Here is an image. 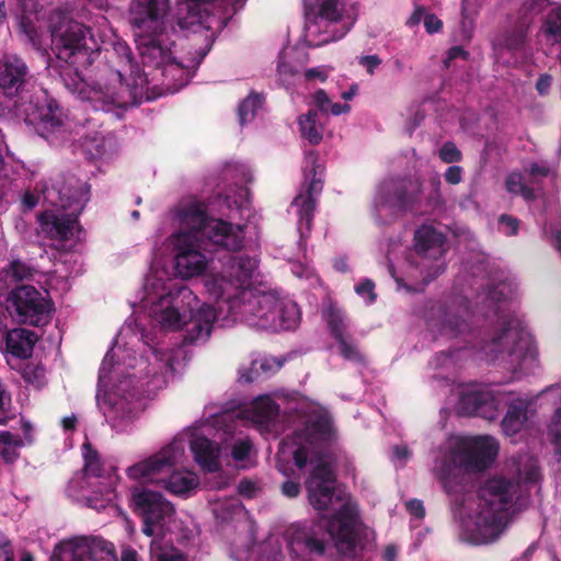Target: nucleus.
<instances>
[{"label":"nucleus","mask_w":561,"mask_h":561,"mask_svg":"<svg viewBox=\"0 0 561 561\" xmlns=\"http://www.w3.org/2000/svg\"><path fill=\"white\" fill-rule=\"evenodd\" d=\"M237 419L257 427L261 432L277 434L284 431L283 422L294 427V434L280 443L277 468L285 476L294 474L293 465L301 470L311 466L307 492L310 504L318 511L330 506L334 514L325 527L337 550L350 553L356 546L362 525L357 519V507L348 494L335 493V478L331 456L324 444L332 437V424L328 412L319 404L299 399L293 414L280 415L278 404L270 394L256 397L248 407L234 413H222L214 419V425L222 431L224 450L229 454L230 466L249 468L253 465V445L242 432H237Z\"/></svg>","instance_id":"f257e3e1"},{"label":"nucleus","mask_w":561,"mask_h":561,"mask_svg":"<svg viewBox=\"0 0 561 561\" xmlns=\"http://www.w3.org/2000/svg\"><path fill=\"white\" fill-rule=\"evenodd\" d=\"M55 67L65 87L94 110L126 108L151 100L149 81L134 62L131 50L108 21L101 16L94 28L60 13L51 16Z\"/></svg>","instance_id":"f03ea898"},{"label":"nucleus","mask_w":561,"mask_h":561,"mask_svg":"<svg viewBox=\"0 0 561 561\" xmlns=\"http://www.w3.org/2000/svg\"><path fill=\"white\" fill-rule=\"evenodd\" d=\"M511 285L501 283L486 297L488 311H473L465 298L439 307L430 321L434 339H459L460 347L437 353L430 365L454 371L472 355L500 362L514 375L530 374L537 366V348L523 320L515 312Z\"/></svg>","instance_id":"7ed1b4c3"},{"label":"nucleus","mask_w":561,"mask_h":561,"mask_svg":"<svg viewBox=\"0 0 561 561\" xmlns=\"http://www.w3.org/2000/svg\"><path fill=\"white\" fill-rule=\"evenodd\" d=\"M180 350L161 345L137 323H125L99 371L96 400L106 422L118 434L129 433L144 404L141 396L164 388Z\"/></svg>","instance_id":"20e7f679"},{"label":"nucleus","mask_w":561,"mask_h":561,"mask_svg":"<svg viewBox=\"0 0 561 561\" xmlns=\"http://www.w3.org/2000/svg\"><path fill=\"white\" fill-rule=\"evenodd\" d=\"M254 256H231L220 271H210L203 278L208 299L217 306L224 325L243 322L260 330H293L300 321L295 301L282 297L260 279Z\"/></svg>","instance_id":"39448f33"},{"label":"nucleus","mask_w":561,"mask_h":561,"mask_svg":"<svg viewBox=\"0 0 561 561\" xmlns=\"http://www.w3.org/2000/svg\"><path fill=\"white\" fill-rule=\"evenodd\" d=\"M512 478L489 479L476 496L466 497L455 510L460 540L474 546L495 542L506 530L511 512L527 506L541 489L537 460L523 454L508 465Z\"/></svg>","instance_id":"423d86ee"},{"label":"nucleus","mask_w":561,"mask_h":561,"mask_svg":"<svg viewBox=\"0 0 561 561\" xmlns=\"http://www.w3.org/2000/svg\"><path fill=\"white\" fill-rule=\"evenodd\" d=\"M162 255L154 249L141 297L130 302L134 312H145L165 331L181 332L190 343L207 341L218 319L217 306L201 301L188 286L170 277Z\"/></svg>","instance_id":"0eeeda50"},{"label":"nucleus","mask_w":561,"mask_h":561,"mask_svg":"<svg viewBox=\"0 0 561 561\" xmlns=\"http://www.w3.org/2000/svg\"><path fill=\"white\" fill-rule=\"evenodd\" d=\"M453 392L457 398L455 410L461 415L480 416L493 421L497 419L502 407L507 404L501 427L508 437H514L528 428V412L537 401L541 402L539 393L533 397H522L507 392L495 385L477 382L459 383Z\"/></svg>","instance_id":"6e6552de"},{"label":"nucleus","mask_w":561,"mask_h":561,"mask_svg":"<svg viewBox=\"0 0 561 561\" xmlns=\"http://www.w3.org/2000/svg\"><path fill=\"white\" fill-rule=\"evenodd\" d=\"M497 454L499 443L492 436H449L434 451L433 472L446 492L454 495L462 490V470H484Z\"/></svg>","instance_id":"1a4fd4ad"},{"label":"nucleus","mask_w":561,"mask_h":561,"mask_svg":"<svg viewBox=\"0 0 561 561\" xmlns=\"http://www.w3.org/2000/svg\"><path fill=\"white\" fill-rule=\"evenodd\" d=\"M184 437H174L156 453L128 466L125 473L129 480L154 484L178 496H190L199 486V478L190 469H174L185 458Z\"/></svg>","instance_id":"9d476101"},{"label":"nucleus","mask_w":561,"mask_h":561,"mask_svg":"<svg viewBox=\"0 0 561 561\" xmlns=\"http://www.w3.org/2000/svg\"><path fill=\"white\" fill-rule=\"evenodd\" d=\"M90 197L85 182L70 179L64 184H54L44 191V198L54 209L39 216V229L56 247L71 248L81 232L78 216Z\"/></svg>","instance_id":"9b49d317"},{"label":"nucleus","mask_w":561,"mask_h":561,"mask_svg":"<svg viewBox=\"0 0 561 561\" xmlns=\"http://www.w3.org/2000/svg\"><path fill=\"white\" fill-rule=\"evenodd\" d=\"M448 249L446 234L433 224H423L414 232V254L407 257L398 268L388 253L389 272L399 287L419 290L444 272Z\"/></svg>","instance_id":"f8f14e48"},{"label":"nucleus","mask_w":561,"mask_h":561,"mask_svg":"<svg viewBox=\"0 0 561 561\" xmlns=\"http://www.w3.org/2000/svg\"><path fill=\"white\" fill-rule=\"evenodd\" d=\"M130 507L142 518L141 531L153 537L150 545V561H187L185 554L174 548L164 537L179 529L175 511L160 492L146 488L131 489Z\"/></svg>","instance_id":"ddd939ff"},{"label":"nucleus","mask_w":561,"mask_h":561,"mask_svg":"<svg viewBox=\"0 0 561 561\" xmlns=\"http://www.w3.org/2000/svg\"><path fill=\"white\" fill-rule=\"evenodd\" d=\"M130 507L142 518L141 531L153 537L150 545V561H187L185 554L174 548L164 537L179 529L175 511L160 492L146 488L131 489Z\"/></svg>","instance_id":"4468645a"},{"label":"nucleus","mask_w":561,"mask_h":561,"mask_svg":"<svg viewBox=\"0 0 561 561\" xmlns=\"http://www.w3.org/2000/svg\"><path fill=\"white\" fill-rule=\"evenodd\" d=\"M167 219L174 228L172 234L192 239L205 237L214 245L228 251H238L243 247V226L207 218L205 204L195 196H185L176 202L168 211Z\"/></svg>","instance_id":"2eb2a0df"},{"label":"nucleus","mask_w":561,"mask_h":561,"mask_svg":"<svg viewBox=\"0 0 561 561\" xmlns=\"http://www.w3.org/2000/svg\"><path fill=\"white\" fill-rule=\"evenodd\" d=\"M84 466L68 482L67 495L90 508L101 511L116 497L119 476L115 468L105 469L89 443L82 446Z\"/></svg>","instance_id":"dca6fc26"},{"label":"nucleus","mask_w":561,"mask_h":561,"mask_svg":"<svg viewBox=\"0 0 561 561\" xmlns=\"http://www.w3.org/2000/svg\"><path fill=\"white\" fill-rule=\"evenodd\" d=\"M306 12L305 42L320 47L342 39L355 23L345 0H302Z\"/></svg>","instance_id":"f3484780"},{"label":"nucleus","mask_w":561,"mask_h":561,"mask_svg":"<svg viewBox=\"0 0 561 561\" xmlns=\"http://www.w3.org/2000/svg\"><path fill=\"white\" fill-rule=\"evenodd\" d=\"M24 121L35 133L53 146H60L72 140L79 134V126L73 124L54 100L31 102L22 110Z\"/></svg>","instance_id":"a211bd4d"},{"label":"nucleus","mask_w":561,"mask_h":561,"mask_svg":"<svg viewBox=\"0 0 561 561\" xmlns=\"http://www.w3.org/2000/svg\"><path fill=\"white\" fill-rule=\"evenodd\" d=\"M305 183L302 190L294 198L289 206V214L297 217V225L300 234L302 228L310 229L316 207V197L321 193L323 187V168L318 163V156L314 151H308L304 161Z\"/></svg>","instance_id":"6ab92c4d"},{"label":"nucleus","mask_w":561,"mask_h":561,"mask_svg":"<svg viewBox=\"0 0 561 561\" xmlns=\"http://www.w3.org/2000/svg\"><path fill=\"white\" fill-rule=\"evenodd\" d=\"M8 309L19 322L41 325L49 320L51 305L36 288L22 285L11 290Z\"/></svg>","instance_id":"aec40b11"},{"label":"nucleus","mask_w":561,"mask_h":561,"mask_svg":"<svg viewBox=\"0 0 561 561\" xmlns=\"http://www.w3.org/2000/svg\"><path fill=\"white\" fill-rule=\"evenodd\" d=\"M432 192L427 196L426 206L421 209L416 206L420 201L419 195L408 196L407 193L399 192L394 182L382 183L375 197V207L379 215L386 208L411 209L415 213L434 211L444 205L440 193V180L435 176L431 180Z\"/></svg>","instance_id":"412c9836"},{"label":"nucleus","mask_w":561,"mask_h":561,"mask_svg":"<svg viewBox=\"0 0 561 561\" xmlns=\"http://www.w3.org/2000/svg\"><path fill=\"white\" fill-rule=\"evenodd\" d=\"M198 240L182 234H170L167 239L173 252L174 275L180 279L188 280L207 271L210 260L201 251Z\"/></svg>","instance_id":"4be33fe9"},{"label":"nucleus","mask_w":561,"mask_h":561,"mask_svg":"<svg viewBox=\"0 0 561 561\" xmlns=\"http://www.w3.org/2000/svg\"><path fill=\"white\" fill-rule=\"evenodd\" d=\"M211 427H215L214 421L211 424L207 423L199 428L188 430L175 437L185 438L186 445H190L195 462L203 470L215 472L222 466H230V458L229 454L224 450V440L219 446L205 436V434H210ZM216 428L218 427L216 426Z\"/></svg>","instance_id":"5701e85b"},{"label":"nucleus","mask_w":561,"mask_h":561,"mask_svg":"<svg viewBox=\"0 0 561 561\" xmlns=\"http://www.w3.org/2000/svg\"><path fill=\"white\" fill-rule=\"evenodd\" d=\"M58 561H116L113 543L96 536H80L61 541L55 550Z\"/></svg>","instance_id":"b1692460"},{"label":"nucleus","mask_w":561,"mask_h":561,"mask_svg":"<svg viewBox=\"0 0 561 561\" xmlns=\"http://www.w3.org/2000/svg\"><path fill=\"white\" fill-rule=\"evenodd\" d=\"M528 30L526 23L518 22L495 37L493 51L497 62L517 65L524 60L527 55Z\"/></svg>","instance_id":"393cba45"},{"label":"nucleus","mask_w":561,"mask_h":561,"mask_svg":"<svg viewBox=\"0 0 561 561\" xmlns=\"http://www.w3.org/2000/svg\"><path fill=\"white\" fill-rule=\"evenodd\" d=\"M170 0H131L129 21L134 32H158L167 30Z\"/></svg>","instance_id":"a878e982"},{"label":"nucleus","mask_w":561,"mask_h":561,"mask_svg":"<svg viewBox=\"0 0 561 561\" xmlns=\"http://www.w3.org/2000/svg\"><path fill=\"white\" fill-rule=\"evenodd\" d=\"M208 49H201L187 57L180 59L171 57L161 68V76L164 78L162 82V91L157 95L164 93H175L185 87L193 77L195 70L206 56Z\"/></svg>","instance_id":"bb28decb"},{"label":"nucleus","mask_w":561,"mask_h":561,"mask_svg":"<svg viewBox=\"0 0 561 561\" xmlns=\"http://www.w3.org/2000/svg\"><path fill=\"white\" fill-rule=\"evenodd\" d=\"M134 33L144 65L161 69L173 56L171 45L174 43L168 42L167 30L158 32L136 31Z\"/></svg>","instance_id":"cd10ccee"},{"label":"nucleus","mask_w":561,"mask_h":561,"mask_svg":"<svg viewBox=\"0 0 561 561\" xmlns=\"http://www.w3.org/2000/svg\"><path fill=\"white\" fill-rule=\"evenodd\" d=\"M28 69L19 56L5 54L0 58V90L7 96H15L26 82Z\"/></svg>","instance_id":"c85d7f7f"},{"label":"nucleus","mask_w":561,"mask_h":561,"mask_svg":"<svg viewBox=\"0 0 561 561\" xmlns=\"http://www.w3.org/2000/svg\"><path fill=\"white\" fill-rule=\"evenodd\" d=\"M322 317L327 322V325L339 343V350L341 355L345 359L358 360L360 358L356 346L352 343L346 334L347 324L345 317L340 308L333 305H329L322 312Z\"/></svg>","instance_id":"c756f323"},{"label":"nucleus","mask_w":561,"mask_h":561,"mask_svg":"<svg viewBox=\"0 0 561 561\" xmlns=\"http://www.w3.org/2000/svg\"><path fill=\"white\" fill-rule=\"evenodd\" d=\"M286 538L293 561H297L299 557L305 561L307 552L322 553L324 550L323 541L314 538L309 528L299 523L287 529Z\"/></svg>","instance_id":"7c9ffc66"},{"label":"nucleus","mask_w":561,"mask_h":561,"mask_svg":"<svg viewBox=\"0 0 561 561\" xmlns=\"http://www.w3.org/2000/svg\"><path fill=\"white\" fill-rule=\"evenodd\" d=\"M541 403L556 405L547 425V432L559 454L558 478L561 480V381L539 392Z\"/></svg>","instance_id":"2f4dec72"},{"label":"nucleus","mask_w":561,"mask_h":561,"mask_svg":"<svg viewBox=\"0 0 561 561\" xmlns=\"http://www.w3.org/2000/svg\"><path fill=\"white\" fill-rule=\"evenodd\" d=\"M24 438L8 431L0 432V457L8 463L14 462L19 457V449L25 444L33 442V426L30 422H22Z\"/></svg>","instance_id":"473e14b6"},{"label":"nucleus","mask_w":561,"mask_h":561,"mask_svg":"<svg viewBox=\"0 0 561 561\" xmlns=\"http://www.w3.org/2000/svg\"><path fill=\"white\" fill-rule=\"evenodd\" d=\"M36 342L35 333L26 329H13L7 333V351L15 357L27 358Z\"/></svg>","instance_id":"72a5a7b5"},{"label":"nucleus","mask_w":561,"mask_h":561,"mask_svg":"<svg viewBox=\"0 0 561 561\" xmlns=\"http://www.w3.org/2000/svg\"><path fill=\"white\" fill-rule=\"evenodd\" d=\"M297 125L300 137L311 145L321 142L324 133V125L319 121V113L317 110H309L308 112L297 117Z\"/></svg>","instance_id":"f704fd0d"},{"label":"nucleus","mask_w":561,"mask_h":561,"mask_svg":"<svg viewBox=\"0 0 561 561\" xmlns=\"http://www.w3.org/2000/svg\"><path fill=\"white\" fill-rule=\"evenodd\" d=\"M538 35L547 44H561V3H554L547 11Z\"/></svg>","instance_id":"c9c22d12"},{"label":"nucleus","mask_w":561,"mask_h":561,"mask_svg":"<svg viewBox=\"0 0 561 561\" xmlns=\"http://www.w3.org/2000/svg\"><path fill=\"white\" fill-rule=\"evenodd\" d=\"M311 104L322 114H330L333 116L348 114L352 108L348 103H334L322 89H318L311 94Z\"/></svg>","instance_id":"e433bc0d"},{"label":"nucleus","mask_w":561,"mask_h":561,"mask_svg":"<svg viewBox=\"0 0 561 561\" xmlns=\"http://www.w3.org/2000/svg\"><path fill=\"white\" fill-rule=\"evenodd\" d=\"M213 512L215 516L222 520H230L245 515L244 507L236 497L216 501L213 504Z\"/></svg>","instance_id":"4c0bfd02"},{"label":"nucleus","mask_w":561,"mask_h":561,"mask_svg":"<svg viewBox=\"0 0 561 561\" xmlns=\"http://www.w3.org/2000/svg\"><path fill=\"white\" fill-rule=\"evenodd\" d=\"M263 98L261 94L251 93L239 105L238 114L241 125L251 122L257 110L262 106Z\"/></svg>","instance_id":"58836bf2"},{"label":"nucleus","mask_w":561,"mask_h":561,"mask_svg":"<svg viewBox=\"0 0 561 561\" xmlns=\"http://www.w3.org/2000/svg\"><path fill=\"white\" fill-rule=\"evenodd\" d=\"M552 5L549 0H526L519 10V23H526L529 28L533 18L549 10Z\"/></svg>","instance_id":"ea45409f"},{"label":"nucleus","mask_w":561,"mask_h":561,"mask_svg":"<svg viewBox=\"0 0 561 561\" xmlns=\"http://www.w3.org/2000/svg\"><path fill=\"white\" fill-rule=\"evenodd\" d=\"M7 276L11 277L13 280H24L32 279L38 272L28 263L21 261L19 259H13L8 267L4 268Z\"/></svg>","instance_id":"a19ab883"},{"label":"nucleus","mask_w":561,"mask_h":561,"mask_svg":"<svg viewBox=\"0 0 561 561\" xmlns=\"http://www.w3.org/2000/svg\"><path fill=\"white\" fill-rule=\"evenodd\" d=\"M506 188L512 194H520L524 199L530 201L536 197L534 190L529 187L520 173L512 172L506 179Z\"/></svg>","instance_id":"79ce46f5"},{"label":"nucleus","mask_w":561,"mask_h":561,"mask_svg":"<svg viewBox=\"0 0 561 561\" xmlns=\"http://www.w3.org/2000/svg\"><path fill=\"white\" fill-rule=\"evenodd\" d=\"M70 276L71 272H64V268H59L58 265H56V270L54 274L49 276L47 285L49 289L66 291L69 289L68 279Z\"/></svg>","instance_id":"37998d69"},{"label":"nucleus","mask_w":561,"mask_h":561,"mask_svg":"<svg viewBox=\"0 0 561 561\" xmlns=\"http://www.w3.org/2000/svg\"><path fill=\"white\" fill-rule=\"evenodd\" d=\"M355 293L359 296L365 304L370 305L375 302L377 295L375 291V283L369 278H364L355 285Z\"/></svg>","instance_id":"c03bdc74"},{"label":"nucleus","mask_w":561,"mask_h":561,"mask_svg":"<svg viewBox=\"0 0 561 561\" xmlns=\"http://www.w3.org/2000/svg\"><path fill=\"white\" fill-rule=\"evenodd\" d=\"M277 75L282 84L288 87L298 76V70L285 59V56H282L277 65Z\"/></svg>","instance_id":"a18cd8bd"},{"label":"nucleus","mask_w":561,"mask_h":561,"mask_svg":"<svg viewBox=\"0 0 561 561\" xmlns=\"http://www.w3.org/2000/svg\"><path fill=\"white\" fill-rule=\"evenodd\" d=\"M439 159L445 163H456L461 161L462 153L457 146L451 142H445L437 151Z\"/></svg>","instance_id":"49530a36"},{"label":"nucleus","mask_w":561,"mask_h":561,"mask_svg":"<svg viewBox=\"0 0 561 561\" xmlns=\"http://www.w3.org/2000/svg\"><path fill=\"white\" fill-rule=\"evenodd\" d=\"M250 198V192L247 187L240 186L237 188L233 194H228L226 196V203L229 208L236 206L238 209H243L247 207Z\"/></svg>","instance_id":"de8ad7c7"},{"label":"nucleus","mask_w":561,"mask_h":561,"mask_svg":"<svg viewBox=\"0 0 561 561\" xmlns=\"http://www.w3.org/2000/svg\"><path fill=\"white\" fill-rule=\"evenodd\" d=\"M332 67L327 65H321L317 67H312L309 69H306L304 72V78L308 82L312 81H319V82H325L329 78V76L332 72Z\"/></svg>","instance_id":"09e8293b"},{"label":"nucleus","mask_w":561,"mask_h":561,"mask_svg":"<svg viewBox=\"0 0 561 561\" xmlns=\"http://www.w3.org/2000/svg\"><path fill=\"white\" fill-rule=\"evenodd\" d=\"M412 451L405 445H397L392 448L391 461L396 467H403L410 460Z\"/></svg>","instance_id":"8fccbe9b"},{"label":"nucleus","mask_w":561,"mask_h":561,"mask_svg":"<svg viewBox=\"0 0 561 561\" xmlns=\"http://www.w3.org/2000/svg\"><path fill=\"white\" fill-rule=\"evenodd\" d=\"M82 146L91 156L102 154L103 138H101L99 134H95L93 137H85Z\"/></svg>","instance_id":"3c124183"},{"label":"nucleus","mask_w":561,"mask_h":561,"mask_svg":"<svg viewBox=\"0 0 561 561\" xmlns=\"http://www.w3.org/2000/svg\"><path fill=\"white\" fill-rule=\"evenodd\" d=\"M357 62L366 69L368 75L373 76L381 65V59L377 55H364L357 58Z\"/></svg>","instance_id":"603ef678"},{"label":"nucleus","mask_w":561,"mask_h":561,"mask_svg":"<svg viewBox=\"0 0 561 561\" xmlns=\"http://www.w3.org/2000/svg\"><path fill=\"white\" fill-rule=\"evenodd\" d=\"M500 230L506 236H514L518 230V221L510 216H501Z\"/></svg>","instance_id":"864d4df0"},{"label":"nucleus","mask_w":561,"mask_h":561,"mask_svg":"<svg viewBox=\"0 0 561 561\" xmlns=\"http://www.w3.org/2000/svg\"><path fill=\"white\" fill-rule=\"evenodd\" d=\"M463 169L459 165L449 167L444 174L445 181L448 184L457 185L462 181Z\"/></svg>","instance_id":"5fc2aeb1"},{"label":"nucleus","mask_w":561,"mask_h":561,"mask_svg":"<svg viewBox=\"0 0 561 561\" xmlns=\"http://www.w3.org/2000/svg\"><path fill=\"white\" fill-rule=\"evenodd\" d=\"M424 27L428 34L438 33L443 27V22L435 14L427 12L424 19Z\"/></svg>","instance_id":"6e6d98bb"},{"label":"nucleus","mask_w":561,"mask_h":561,"mask_svg":"<svg viewBox=\"0 0 561 561\" xmlns=\"http://www.w3.org/2000/svg\"><path fill=\"white\" fill-rule=\"evenodd\" d=\"M409 513L417 519H422L425 515L423 503L419 500H411L405 504Z\"/></svg>","instance_id":"4d7b16f0"},{"label":"nucleus","mask_w":561,"mask_h":561,"mask_svg":"<svg viewBox=\"0 0 561 561\" xmlns=\"http://www.w3.org/2000/svg\"><path fill=\"white\" fill-rule=\"evenodd\" d=\"M291 271L299 278H310L313 276V270L308 264L300 262L293 263Z\"/></svg>","instance_id":"13d9d810"},{"label":"nucleus","mask_w":561,"mask_h":561,"mask_svg":"<svg viewBox=\"0 0 561 561\" xmlns=\"http://www.w3.org/2000/svg\"><path fill=\"white\" fill-rule=\"evenodd\" d=\"M300 492V484L298 481L288 480L282 485V493L287 497H295Z\"/></svg>","instance_id":"bf43d9fd"},{"label":"nucleus","mask_w":561,"mask_h":561,"mask_svg":"<svg viewBox=\"0 0 561 561\" xmlns=\"http://www.w3.org/2000/svg\"><path fill=\"white\" fill-rule=\"evenodd\" d=\"M283 366V360L276 357L264 358L261 360L260 367L263 371H276Z\"/></svg>","instance_id":"052dcab7"},{"label":"nucleus","mask_w":561,"mask_h":561,"mask_svg":"<svg viewBox=\"0 0 561 561\" xmlns=\"http://www.w3.org/2000/svg\"><path fill=\"white\" fill-rule=\"evenodd\" d=\"M238 491L240 494L251 497L256 492V484L250 480H242L238 485Z\"/></svg>","instance_id":"680f3d73"},{"label":"nucleus","mask_w":561,"mask_h":561,"mask_svg":"<svg viewBox=\"0 0 561 561\" xmlns=\"http://www.w3.org/2000/svg\"><path fill=\"white\" fill-rule=\"evenodd\" d=\"M551 82H552V79L550 76H548V75L541 76L538 79L537 84H536V89L539 92V94H546L550 89Z\"/></svg>","instance_id":"e2e57ef3"},{"label":"nucleus","mask_w":561,"mask_h":561,"mask_svg":"<svg viewBox=\"0 0 561 561\" xmlns=\"http://www.w3.org/2000/svg\"><path fill=\"white\" fill-rule=\"evenodd\" d=\"M427 14V11L423 8H416L414 12L412 13L411 18L409 19L408 23L410 26H415L422 21L424 22L425 15Z\"/></svg>","instance_id":"0e129e2a"},{"label":"nucleus","mask_w":561,"mask_h":561,"mask_svg":"<svg viewBox=\"0 0 561 561\" xmlns=\"http://www.w3.org/2000/svg\"><path fill=\"white\" fill-rule=\"evenodd\" d=\"M529 174L534 179L543 178L549 174V169L543 164L534 163L530 167Z\"/></svg>","instance_id":"69168bd1"},{"label":"nucleus","mask_w":561,"mask_h":561,"mask_svg":"<svg viewBox=\"0 0 561 561\" xmlns=\"http://www.w3.org/2000/svg\"><path fill=\"white\" fill-rule=\"evenodd\" d=\"M0 561H13V550L8 541L0 545Z\"/></svg>","instance_id":"338daca9"},{"label":"nucleus","mask_w":561,"mask_h":561,"mask_svg":"<svg viewBox=\"0 0 561 561\" xmlns=\"http://www.w3.org/2000/svg\"><path fill=\"white\" fill-rule=\"evenodd\" d=\"M333 267L340 273H347L350 271L347 257L344 255L336 256L333 261Z\"/></svg>","instance_id":"774afa93"}]
</instances>
